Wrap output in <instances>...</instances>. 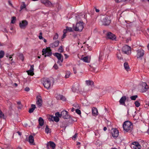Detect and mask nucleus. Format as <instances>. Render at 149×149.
I'll use <instances>...</instances> for the list:
<instances>
[{
    "label": "nucleus",
    "mask_w": 149,
    "mask_h": 149,
    "mask_svg": "<svg viewBox=\"0 0 149 149\" xmlns=\"http://www.w3.org/2000/svg\"><path fill=\"white\" fill-rule=\"evenodd\" d=\"M123 128L124 132H130L133 129V125L130 122L126 121L123 124Z\"/></svg>",
    "instance_id": "f257e3e1"
},
{
    "label": "nucleus",
    "mask_w": 149,
    "mask_h": 149,
    "mask_svg": "<svg viewBox=\"0 0 149 149\" xmlns=\"http://www.w3.org/2000/svg\"><path fill=\"white\" fill-rule=\"evenodd\" d=\"M73 28L76 31H81L84 28L83 23L81 22L77 23L75 26H73Z\"/></svg>",
    "instance_id": "f03ea898"
},
{
    "label": "nucleus",
    "mask_w": 149,
    "mask_h": 149,
    "mask_svg": "<svg viewBox=\"0 0 149 149\" xmlns=\"http://www.w3.org/2000/svg\"><path fill=\"white\" fill-rule=\"evenodd\" d=\"M43 85L47 89L50 88L51 85V82L48 78H44L43 79Z\"/></svg>",
    "instance_id": "7ed1b4c3"
},
{
    "label": "nucleus",
    "mask_w": 149,
    "mask_h": 149,
    "mask_svg": "<svg viewBox=\"0 0 149 149\" xmlns=\"http://www.w3.org/2000/svg\"><path fill=\"white\" fill-rule=\"evenodd\" d=\"M54 55L56 56L58 58V61L57 62V63L59 64L60 66L62 65L61 63L63 61V57L61 54L58 53H56Z\"/></svg>",
    "instance_id": "20e7f679"
},
{
    "label": "nucleus",
    "mask_w": 149,
    "mask_h": 149,
    "mask_svg": "<svg viewBox=\"0 0 149 149\" xmlns=\"http://www.w3.org/2000/svg\"><path fill=\"white\" fill-rule=\"evenodd\" d=\"M122 51L124 54L128 55L131 52V48L130 46L125 45L123 47Z\"/></svg>",
    "instance_id": "39448f33"
},
{
    "label": "nucleus",
    "mask_w": 149,
    "mask_h": 149,
    "mask_svg": "<svg viewBox=\"0 0 149 149\" xmlns=\"http://www.w3.org/2000/svg\"><path fill=\"white\" fill-rule=\"evenodd\" d=\"M42 52V54L43 55L45 54V57L47 56H49L52 54L51 50L50 48L43 49Z\"/></svg>",
    "instance_id": "423d86ee"
},
{
    "label": "nucleus",
    "mask_w": 149,
    "mask_h": 149,
    "mask_svg": "<svg viewBox=\"0 0 149 149\" xmlns=\"http://www.w3.org/2000/svg\"><path fill=\"white\" fill-rule=\"evenodd\" d=\"M103 24L104 25H108L111 22L110 17L109 16H106L102 21Z\"/></svg>",
    "instance_id": "0eeeda50"
},
{
    "label": "nucleus",
    "mask_w": 149,
    "mask_h": 149,
    "mask_svg": "<svg viewBox=\"0 0 149 149\" xmlns=\"http://www.w3.org/2000/svg\"><path fill=\"white\" fill-rule=\"evenodd\" d=\"M107 38L112 40H116V36L110 32H108L107 34Z\"/></svg>",
    "instance_id": "6e6552de"
},
{
    "label": "nucleus",
    "mask_w": 149,
    "mask_h": 149,
    "mask_svg": "<svg viewBox=\"0 0 149 149\" xmlns=\"http://www.w3.org/2000/svg\"><path fill=\"white\" fill-rule=\"evenodd\" d=\"M144 54V51L142 49H140L137 51L136 57L137 58H141Z\"/></svg>",
    "instance_id": "1a4fd4ad"
},
{
    "label": "nucleus",
    "mask_w": 149,
    "mask_h": 149,
    "mask_svg": "<svg viewBox=\"0 0 149 149\" xmlns=\"http://www.w3.org/2000/svg\"><path fill=\"white\" fill-rule=\"evenodd\" d=\"M28 22L25 20H24L19 23V26L22 29H25L28 25Z\"/></svg>",
    "instance_id": "9d476101"
},
{
    "label": "nucleus",
    "mask_w": 149,
    "mask_h": 149,
    "mask_svg": "<svg viewBox=\"0 0 149 149\" xmlns=\"http://www.w3.org/2000/svg\"><path fill=\"white\" fill-rule=\"evenodd\" d=\"M131 147L133 149H140L141 146L137 142H133L131 145Z\"/></svg>",
    "instance_id": "9b49d317"
},
{
    "label": "nucleus",
    "mask_w": 149,
    "mask_h": 149,
    "mask_svg": "<svg viewBox=\"0 0 149 149\" xmlns=\"http://www.w3.org/2000/svg\"><path fill=\"white\" fill-rule=\"evenodd\" d=\"M111 133L113 137L114 138H116L118 137L119 135L118 131L116 129H112L111 130Z\"/></svg>",
    "instance_id": "f8f14e48"
},
{
    "label": "nucleus",
    "mask_w": 149,
    "mask_h": 149,
    "mask_svg": "<svg viewBox=\"0 0 149 149\" xmlns=\"http://www.w3.org/2000/svg\"><path fill=\"white\" fill-rule=\"evenodd\" d=\"M37 101L36 103L37 105L39 107H41L42 106V98L40 96L38 95L36 97Z\"/></svg>",
    "instance_id": "ddd939ff"
},
{
    "label": "nucleus",
    "mask_w": 149,
    "mask_h": 149,
    "mask_svg": "<svg viewBox=\"0 0 149 149\" xmlns=\"http://www.w3.org/2000/svg\"><path fill=\"white\" fill-rule=\"evenodd\" d=\"M61 115L63 118L65 119H68L70 117V115L68 114V112L65 110H63L61 112Z\"/></svg>",
    "instance_id": "4468645a"
},
{
    "label": "nucleus",
    "mask_w": 149,
    "mask_h": 149,
    "mask_svg": "<svg viewBox=\"0 0 149 149\" xmlns=\"http://www.w3.org/2000/svg\"><path fill=\"white\" fill-rule=\"evenodd\" d=\"M40 1L47 7L51 6L52 5V3L48 0H40Z\"/></svg>",
    "instance_id": "2eb2a0df"
},
{
    "label": "nucleus",
    "mask_w": 149,
    "mask_h": 149,
    "mask_svg": "<svg viewBox=\"0 0 149 149\" xmlns=\"http://www.w3.org/2000/svg\"><path fill=\"white\" fill-rule=\"evenodd\" d=\"M142 92L146 91L149 88L148 86L145 82H143L142 84Z\"/></svg>",
    "instance_id": "dca6fc26"
},
{
    "label": "nucleus",
    "mask_w": 149,
    "mask_h": 149,
    "mask_svg": "<svg viewBox=\"0 0 149 149\" xmlns=\"http://www.w3.org/2000/svg\"><path fill=\"white\" fill-rule=\"evenodd\" d=\"M56 145L55 143L51 141L47 143V149H49L50 148H52V149H54L55 148Z\"/></svg>",
    "instance_id": "f3484780"
},
{
    "label": "nucleus",
    "mask_w": 149,
    "mask_h": 149,
    "mask_svg": "<svg viewBox=\"0 0 149 149\" xmlns=\"http://www.w3.org/2000/svg\"><path fill=\"white\" fill-rule=\"evenodd\" d=\"M55 97L57 100H61L63 101L66 100V99L65 97L63 96L60 94H56Z\"/></svg>",
    "instance_id": "a211bd4d"
},
{
    "label": "nucleus",
    "mask_w": 149,
    "mask_h": 149,
    "mask_svg": "<svg viewBox=\"0 0 149 149\" xmlns=\"http://www.w3.org/2000/svg\"><path fill=\"white\" fill-rule=\"evenodd\" d=\"M33 67L34 65H31L30 69L27 71L28 74L29 75H30L31 76H33L34 74V73L33 72Z\"/></svg>",
    "instance_id": "6ab92c4d"
},
{
    "label": "nucleus",
    "mask_w": 149,
    "mask_h": 149,
    "mask_svg": "<svg viewBox=\"0 0 149 149\" xmlns=\"http://www.w3.org/2000/svg\"><path fill=\"white\" fill-rule=\"evenodd\" d=\"M20 10L19 11H21L22 10L24 9L26 11H28V10L26 7V5L24 2H22L20 7Z\"/></svg>",
    "instance_id": "aec40b11"
},
{
    "label": "nucleus",
    "mask_w": 149,
    "mask_h": 149,
    "mask_svg": "<svg viewBox=\"0 0 149 149\" xmlns=\"http://www.w3.org/2000/svg\"><path fill=\"white\" fill-rule=\"evenodd\" d=\"M126 99V96H123L121 97L120 100L119 102L120 104L124 105L125 104V102Z\"/></svg>",
    "instance_id": "412c9836"
},
{
    "label": "nucleus",
    "mask_w": 149,
    "mask_h": 149,
    "mask_svg": "<svg viewBox=\"0 0 149 149\" xmlns=\"http://www.w3.org/2000/svg\"><path fill=\"white\" fill-rule=\"evenodd\" d=\"M38 122L39 125L41 126H42L44 124V120L41 117H40L38 119Z\"/></svg>",
    "instance_id": "4be33fe9"
},
{
    "label": "nucleus",
    "mask_w": 149,
    "mask_h": 149,
    "mask_svg": "<svg viewBox=\"0 0 149 149\" xmlns=\"http://www.w3.org/2000/svg\"><path fill=\"white\" fill-rule=\"evenodd\" d=\"M124 66L125 70L127 71L130 70V68L128 63L125 62L124 63Z\"/></svg>",
    "instance_id": "5701e85b"
},
{
    "label": "nucleus",
    "mask_w": 149,
    "mask_h": 149,
    "mask_svg": "<svg viewBox=\"0 0 149 149\" xmlns=\"http://www.w3.org/2000/svg\"><path fill=\"white\" fill-rule=\"evenodd\" d=\"M92 112L93 116H95L97 115L98 112L97 109L95 107H93L92 109Z\"/></svg>",
    "instance_id": "b1692460"
},
{
    "label": "nucleus",
    "mask_w": 149,
    "mask_h": 149,
    "mask_svg": "<svg viewBox=\"0 0 149 149\" xmlns=\"http://www.w3.org/2000/svg\"><path fill=\"white\" fill-rule=\"evenodd\" d=\"M86 83L87 85L88 86H94V82L93 81L90 80L86 81Z\"/></svg>",
    "instance_id": "393cba45"
},
{
    "label": "nucleus",
    "mask_w": 149,
    "mask_h": 149,
    "mask_svg": "<svg viewBox=\"0 0 149 149\" xmlns=\"http://www.w3.org/2000/svg\"><path fill=\"white\" fill-rule=\"evenodd\" d=\"M31 108H30L29 111V112L30 113H31L33 112L34 110L36 108V106L35 104H32L31 105Z\"/></svg>",
    "instance_id": "a878e982"
},
{
    "label": "nucleus",
    "mask_w": 149,
    "mask_h": 149,
    "mask_svg": "<svg viewBox=\"0 0 149 149\" xmlns=\"http://www.w3.org/2000/svg\"><path fill=\"white\" fill-rule=\"evenodd\" d=\"M59 44V41L58 40H56L51 44L52 45V47H57L58 46Z\"/></svg>",
    "instance_id": "bb28decb"
},
{
    "label": "nucleus",
    "mask_w": 149,
    "mask_h": 149,
    "mask_svg": "<svg viewBox=\"0 0 149 149\" xmlns=\"http://www.w3.org/2000/svg\"><path fill=\"white\" fill-rule=\"evenodd\" d=\"M29 143H32L34 142V138L32 135H30L29 137Z\"/></svg>",
    "instance_id": "cd10ccee"
},
{
    "label": "nucleus",
    "mask_w": 149,
    "mask_h": 149,
    "mask_svg": "<svg viewBox=\"0 0 149 149\" xmlns=\"http://www.w3.org/2000/svg\"><path fill=\"white\" fill-rule=\"evenodd\" d=\"M16 17L13 16L11 18L10 24H14L16 22Z\"/></svg>",
    "instance_id": "c85d7f7f"
},
{
    "label": "nucleus",
    "mask_w": 149,
    "mask_h": 149,
    "mask_svg": "<svg viewBox=\"0 0 149 149\" xmlns=\"http://www.w3.org/2000/svg\"><path fill=\"white\" fill-rule=\"evenodd\" d=\"M45 131L47 134L51 132L50 129L49 128L48 126L47 125L46 126Z\"/></svg>",
    "instance_id": "c756f323"
},
{
    "label": "nucleus",
    "mask_w": 149,
    "mask_h": 149,
    "mask_svg": "<svg viewBox=\"0 0 149 149\" xmlns=\"http://www.w3.org/2000/svg\"><path fill=\"white\" fill-rule=\"evenodd\" d=\"M82 60L85 62L87 63L89 62V59L88 57V56L84 57L82 59Z\"/></svg>",
    "instance_id": "7c9ffc66"
},
{
    "label": "nucleus",
    "mask_w": 149,
    "mask_h": 149,
    "mask_svg": "<svg viewBox=\"0 0 149 149\" xmlns=\"http://www.w3.org/2000/svg\"><path fill=\"white\" fill-rule=\"evenodd\" d=\"M70 74V72L69 71H67L66 72V74L65 76V77L66 78H67L69 77Z\"/></svg>",
    "instance_id": "2f4dec72"
},
{
    "label": "nucleus",
    "mask_w": 149,
    "mask_h": 149,
    "mask_svg": "<svg viewBox=\"0 0 149 149\" xmlns=\"http://www.w3.org/2000/svg\"><path fill=\"white\" fill-rule=\"evenodd\" d=\"M53 121H54L56 122H58L59 121V119L57 116H54L53 117Z\"/></svg>",
    "instance_id": "473e14b6"
},
{
    "label": "nucleus",
    "mask_w": 149,
    "mask_h": 149,
    "mask_svg": "<svg viewBox=\"0 0 149 149\" xmlns=\"http://www.w3.org/2000/svg\"><path fill=\"white\" fill-rule=\"evenodd\" d=\"M137 97L138 96L137 95H135L131 96L130 98L132 100H136V99Z\"/></svg>",
    "instance_id": "72a5a7b5"
},
{
    "label": "nucleus",
    "mask_w": 149,
    "mask_h": 149,
    "mask_svg": "<svg viewBox=\"0 0 149 149\" xmlns=\"http://www.w3.org/2000/svg\"><path fill=\"white\" fill-rule=\"evenodd\" d=\"M19 59H21L22 61H23L24 59V56L22 54H19Z\"/></svg>",
    "instance_id": "f704fd0d"
},
{
    "label": "nucleus",
    "mask_w": 149,
    "mask_h": 149,
    "mask_svg": "<svg viewBox=\"0 0 149 149\" xmlns=\"http://www.w3.org/2000/svg\"><path fill=\"white\" fill-rule=\"evenodd\" d=\"M4 55V52L3 51H0V58H3Z\"/></svg>",
    "instance_id": "c9c22d12"
},
{
    "label": "nucleus",
    "mask_w": 149,
    "mask_h": 149,
    "mask_svg": "<svg viewBox=\"0 0 149 149\" xmlns=\"http://www.w3.org/2000/svg\"><path fill=\"white\" fill-rule=\"evenodd\" d=\"M135 106L137 107H139L140 106V104L138 101H136L135 102Z\"/></svg>",
    "instance_id": "e433bc0d"
},
{
    "label": "nucleus",
    "mask_w": 149,
    "mask_h": 149,
    "mask_svg": "<svg viewBox=\"0 0 149 149\" xmlns=\"http://www.w3.org/2000/svg\"><path fill=\"white\" fill-rule=\"evenodd\" d=\"M53 117L54 116L52 115H49V117H48V119L50 121H53Z\"/></svg>",
    "instance_id": "4c0bfd02"
},
{
    "label": "nucleus",
    "mask_w": 149,
    "mask_h": 149,
    "mask_svg": "<svg viewBox=\"0 0 149 149\" xmlns=\"http://www.w3.org/2000/svg\"><path fill=\"white\" fill-rule=\"evenodd\" d=\"M58 51L60 53H62L63 52V50L62 46H60L58 49Z\"/></svg>",
    "instance_id": "58836bf2"
},
{
    "label": "nucleus",
    "mask_w": 149,
    "mask_h": 149,
    "mask_svg": "<svg viewBox=\"0 0 149 149\" xmlns=\"http://www.w3.org/2000/svg\"><path fill=\"white\" fill-rule=\"evenodd\" d=\"M55 115L56 116H57L58 117V118L59 117H62V115H61V114H60L59 112H57L55 113Z\"/></svg>",
    "instance_id": "ea45409f"
},
{
    "label": "nucleus",
    "mask_w": 149,
    "mask_h": 149,
    "mask_svg": "<svg viewBox=\"0 0 149 149\" xmlns=\"http://www.w3.org/2000/svg\"><path fill=\"white\" fill-rule=\"evenodd\" d=\"M6 56L7 58H9V59L10 60H12V56L10 55H9L8 54H6Z\"/></svg>",
    "instance_id": "a19ab883"
},
{
    "label": "nucleus",
    "mask_w": 149,
    "mask_h": 149,
    "mask_svg": "<svg viewBox=\"0 0 149 149\" xmlns=\"http://www.w3.org/2000/svg\"><path fill=\"white\" fill-rule=\"evenodd\" d=\"M58 34L57 33H56L55 34V35L53 37V39L54 40L57 39L58 38Z\"/></svg>",
    "instance_id": "79ce46f5"
},
{
    "label": "nucleus",
    "mask_w": 149,
    "mask_h": 149,
    "mask_svg": "<svg viewBox=\"0 0 149 149\" xmlns=\"http://www.w3.org/2000/svg\"><path fill=\"white\" fill-rule=\"evenodd\" d=\"M116 2L117 3L124 2L126 1L127 0H115Z\"/></svg>",
    "instance_id": "37998d69"
},
{
    "label": "nucleus",
    "mask_w": 149,
    "mask_h": 149,
    "mask_svg": "<svg viewBox=\"0 0 149 149\" xmlns=\"http://www.w3.org/2000/svg\"><path fill=\"white\" fill-rule=\"evenodd\" d=\"M66 29H67V30H68V31H69L70 32L72 31V29L71 27L67 26L66 27Z\"/></svg>",
    "instance_id": "c03bdc74"
},
{
    "label": "nucleus",
    "mask_w": 149,
    "mask_h": 149,
    "mask_svg": "<svg viewBox=\"0 0 149 149\" xmlns=\"http://www.w3.org/2000/svg\"><path fill=\"white\" fill-rule=\"evenodd\" d=\"M75 111L76 113L79 115L81 114V111L79 109H76Z\"/></svg>",
    "instance_id": "a18cd8bd"
},
{
    "label": "nucleus",
    "mask_w": 149,
    "mask_h": 149,
    "mask_svg": "<svg viewBox=\"0 0 149 149\" xmlns=\"http://www.w3.org/2000/svg\"><path fill=\"white\" fill-rule=\"evenodd\" d=\"M117 57L118 59L120 60L122 58V56L120 54H117Z\"/></svg>",
    "instance_id": "49530a36"
},
{
    "label": "nucleus",
    "mask_w": 149,
    "mask_h": 149,
    "mask_svg": "<svg viewBox=\"0 0 149 149\" xmlns=\"http://www.w3.org/2000/svg\"><path fill=\"white\" fill-rule=\"evenodd\" d=\"M4 114L2 111L0 110V118H3L4 117Z\"/></svg>",
    "instance_id": "de8ad7c7"
},
{
    "label": "nucleus",
    "mask_w": 149,
    "mask_h": 149,
    "mask_svg": "<svg viewBox=\"0 0 149 149\" xmlns=\"http://www.w3.org/2000/svg\"><path fill=\"white\" fill-rule=\"evenodd\" d=\"M53 67L56 70L58 68V67L57 65L55 64L53 66Z\"/></svg>",
    "instance_id": "09e8293b"
},
{
    "label": "nucleus",
    "mask_w": 149,
    "mask_h": 149,
    "mask_svg": "<svg viewBox=\"0 0 149 149\" xmlns=\"http://www.w3.org/2000/svg\"><path fill=\"white\" fill-rule=\"evenodd\" d=\"M22 107L23 105L21 104V102L19 101V109H22Z\"/></svg>",
    "instance_id": "8fccbe9b"
},
{
    "label": "nucleus",
    "mask_w": 149,
    "mask_h": 149,
    "mask_svg": "<svg viewBox=\"0 0 149 149\" xmlns=\"http://www.w3.org/2000/svg\"><path fill=\"white\" fill-rule=\"evenodd\" d=\"M29 90L30 88L28 87H26L25 88V91H29Z\"/></svg>",
    "instance_id": "3c124183"
},
{
    "label": "nucleus",
    "mask_w": 149,
    "mask_h": 149,
    "mask_svg": "<svg viewBox=\"0 0 149 149\" xmlns=\"http://www.w3.org/2000/svg\"><path fill=\"white\" fill-rule=\"evenodd\" d=\"M67 31L68 30L66 29H64L63 31V33L66 34L67 32Z\"/></svg>",
    "instance_id": "603ef678"
},
{
    "label": "nucleus",
    "mask_w": 149,
    "mask_h": 149,
    "mask_svg": "<svg viewBox=\"0 0 149 149\" xmlns=\"http://www.w3.org/2000/svg\"><path fill=\"white\" fill-rule=\"evenodd\" d=\"M73 70L74 72V73L75 74H76L77 73V70L75 68H73Z\"/></svg>",
    "instance_id": "864d4df0"
},
{
    "label": "nucleus",
    "mask_w": 149,
    "mask_h": 149,
    "mask_svg": "<svg viewBox=\"0 0 149 149\" xmlns=\"http://www.w3.org/2000/svg\"><path fill=\"white\" fill-rule=\"evenodd\" d=\"M66 34L63 33V36L62 37V38H61L62 39H63L64 38H65V37H66Z\"/></svg>",
    "instance_id": "5fc2aeb1"
},
{
    "label": "nucleus",
    "mask_w": 149,
    "mask_h": 149,
    "mask_svg": "<svg viewBox=\"0 0 149 149\" xmlns=\"http://www.w3.org/2000/svg\"><path fill=\"white\" fill-rule=\"evenodd\" d=\"M3 31L7 33L8 31L6 28H4L3 29Z\"/></svg>",
    "instance_id": "6e6d98bb"
},
{
    "label": "nucleus",
    "mask_w": 149,
    "mask_h": 149,
    "mask_svg": "<svg viewBox=\"0 0 149 149\" xmlns=\"http://www.w3.org/2000/svg\"><path fill=\"white\" fill-rule=\"evenodd\" d=\"M77 136V134H75L72 137L73 138H75Z\"/></svg>",
    "instance_id": "4d7b16f0"
},
{
    "label": "nucleus",
    "mask_w": 149,
    "mask_h": 149,
    "mask_svg": "<svg viewBox=\"0 0 149 149\" xmlns=\"http://www.w3.org/2000/svg\"><path fill=\"white\" fill-rule=\"evenodd\" d=\"M95 11L96 12L98 13L100 11L99 9H97L96 7H95Z\"/></svg>",
    "instance_id": "13d9d810"
},
{
    "label": "nucleus",
    "mask_w": 149,
    "mask_h": 149,
    "mask_svg": "<svg viewBox=\"0 0 149 149\" xmlns=\"http://www.w3.org/2000/svg\"><path fill=\"white\" fill-rule=\"evenodd\" d=\"M23 125L25 127H26L28 126V124L26 123H24L23 124Z\"/></svg>",
    "instance_id": "bf43d9fd"
},
{
    "label": "nucleus",
    "mask_w": 149,
    "mask_h": 149,
    "mask_svg": "<svg viewBox=\"0 0 149 149\" xmlns=\"http://www.w3.org/2000/svg\"><path fill=\"white\" fill-rule=\"evenodd\" d=\"M38 37L39 39H42L43 38V37L42 36H39Z\"/></svg>",
    "instance_id": "052dcab7"
},
{
    "label": "nucleus",
    "mask_w": 149,
    "mask_h": 149,
    "mask_svg": "<svg viewBox=\"0 0 149 149\" xmlns=\"http://www.w3.org/2000/svg\"><path fill=\"white\" fill-rule=\"evenodd\" d=\"M64 55L65 56V58H67L68 57V55H67L66 54H64Z\"/></svg>",
    "instance_id": "680f3d73"
},
{
    "label": "nucleus",
    "mask_w": 149,
    "mask_h": 149,
    "mask_svg": "<svg viewBox=\"0 0 149 149\" xmlns=\"http://www.w3.org/2000/svg\"><path fill=\"white\" fill-rule=\"evenodd\" d=\"M107 128L106 127H105L103 128V130L104 131H105L107 130Z\"/></svg>",
    "instance_id": "e2e57ef3"
},
{
    "label": "nucleus",
    "mask_w": 149,
    "mask_h": 149,
    "mask_svg": "<svg viewBox=\"0 0 149 149\" xmlns=\"http://www.w3.org/2000/svg\"><path fill=\"white\" fill-rule=\"evenodd\" d=\"M101 57H102L101 56H100L99 58V61H100L101 60H102Z\"/></svg>",
    "instance_id": "0e129e2a"
},
{
    "label": "nucleus",
    "mask_w": 149,
    "mask_h": 149,
    "mask_svg": "<svg viewBox=\"0 0 149 149\" xmlns=\"http://www.w3.org/2000/svg\"><path fill=\"white\" fill-rule=\"evenodd\" d=\"M80 144V143L79 142H77V145H79Z\"/></svg>",
    "instance_id": "69168bd1"
},
{
    "label": "nucleus",
    "mask_w": 149,
    "mask_h": 149,
    "mask_svg": "<svg viewBox=\"0 0 149 149\" xmlns=\"http://www.w3.org/2000/svg\"><path fill=\"white\" fill-rule=\"evenodd\" d=\"M43 41H44V42H47V40H46L45 39H44V40H43Z\"/></svg>",
    "instance_id": "338daca9"
},
{
    "label": "nucleus",
    "mask_w": 149,
    "mask_h": 149,
    "mask_svg": "<svg viewBox=\"0 0 149 149\" xmlns=\"http://www.w3.org/2000/svg\"><path fill=\"white\" fill-rule=\"evenodd\" d=\"M111 149H118L116 148H111Z\"/></svg>",
    "instance_id": "774afa93"
}]
</instances>
